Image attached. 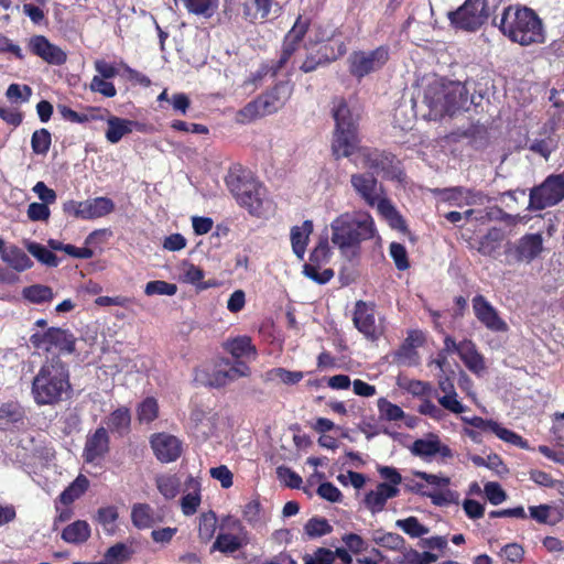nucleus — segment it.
<instances>
[{
    "mask_svg": "<svg viewBox=\"0 0 564 564\" xmlns=\"http://www.w3.org/2000/svg\"><path fill=\"white\" fill-rule=\"evenodd\" d=\"M30 341L37 349L50 351L57 349L59 352H74L76 338L69 329L50 327L44 333H35Z\"/></svg>",
    "mask_w": 564,
    "mask_h": 564,
    "instance_id": "nucleus-14",
    "label": "nucleus"
},
{
    "mask_svg": "<svg viewBox=\"0 0 564 564\" xmlns=\"http://www.w3.org/2000/svg\"><path fill=\"white\" fill-rule=\"evenodd\" d=\"M243 19L250 23H264L269 20L271 11H279V3L275 0H243L242 3Z\"/></svg>",
    "mask_w": 564,
    "mask_h": 564,
    "instance_id": "nucleus-20",
    "label": "nucleus"
},
{
    "mask_svg": "<svg viewBox=\"0 0 564 564\" xmlns=\"http://www.w3.org/2000/svg\"><path fill=\"white\" fill-rule=\"evenodd\" d=\"M389 61V47L381 45L372 51H355L348 58L349 73L361 79L381 69Z\"/></svg>",
    "mask_w": 564,
    "mask_h": 564,
    "instance_id": "nucleus-12",
    "label": "nucleus"
},
{
    "mask_svg": "<svg viewBox=\"0 0 564 564\" xmlns=\"http://www.w3.org/2000/svg\"><path fill=\"white\" fill-rule=\"evenodd\" d=\"M25 247L26 250L41 263L51 268H55L58 265L59 261L56 254L52 250H48L43 245L32 241L28 242Z\"/></svg>",
    "mask_w": 564,
    "mask_h": 564,
    "instance_id": "nucleus-39",
    "label": "nucleus"
},
{
    "mask_svg": "<svg viewBox=\"0 0 564 564\" xmlns=\"http://www.w3.org/2000/svg\"><path fill=\"white\" fill-rule=\"evenodd\" d=\"M422 496L429 497L432 503L438 507L457 503L459 497L458 492L449 489L442 492H422Z\"/></svg>",
    "mask_w": 564,
    "mask_h": 564,
    "instance_id": "nucleus-57",
    "label": "nucleus"
},
{
    "mask_svg": "<svg viewBox=\"0 0 564 564\" xmlns=\"http://www.w3.org/2000/svg\"><path fill=\"white\" fill-rule=\"evenodd\" d=\"M317 495L329 502H340L343 499L340 490L329 481L322 482L318 486Z\"/></svg>",
    "mask_w": 564,
    "mask_h": 564,
    "instance_id": "nucleus-62",
    "label": "nucleus"
},
{
    "mask_svg": "<svg viewBox=\"0 0 564 564\" xmlns=\"http://www.w3.org/2000/svg\"><path fill=\"white\" fill-rule=\"evenodd\" d=\"M131 521L138 529H148L153 527L154 511L148 503H135L131 510Z\"/></svg>",
    "mask_w": 564,
    "mask_h": 564,
    "instance_id": "nucleus-37",
    "label": "nucleus"
},
{
    "mask_svg": "<svg viewBox=\"0 0 564 564\" xmlns=\"http://www.w3.org/2000/svg\"><path fill=\"white\" fill-rule=\"evenodd\" d=\"M85 219H96L111 214L115 210V203L111 198L99 196L83 200Z\"/></svg>",
    "mask_w": 564,
    "mask_h": 564,
    "instance_id": "nucleus-30",
    "label": "nucleus"
},
{
    "mask_svg": "<svg viewBox=\"0 0 564 564\" xmlns=\"http://www.w3.org/2000/svg\"><path fill=\"white\" fill-rule=\"evenodd\" d=\"M177 285L174 283H170L162 280H154L147 283L144 293L149 296L151 295H169L172 296L176 294Z\"/></svg>",
    "mask_w": 564,
    "mask_h": 564,
    "instance_id": "nucleus-52",
    "label": "nucleus"
},
{
    "mask_svg": "<svg viewBox=\"0 0 564 564\" xmlns=\"http://www.w3.org/2000/svg\"><path fill=\"white\" fill-rule=\"evenodd\" d=\"M313 232L312 220H304L302 226H293L291 228L290 237L294 254L303 260L306 247L310 240V235Z\"/></svg>",
    "mask_w": 564,
    "mask_h": 564,
    "instance_id": "nucleus-29",
    "label": "nucleus"
},
{
    "mask_svg": "<svg viewBox=\"0 0 564 564\" xmlns=\"http://www.w3.org/2000/svg\"><path fill=\"white\" fill-rule=\"evenodd\" d=\"M437 441L438 436L436 434L430 433L426 438L415 440L410 446V452L412 455L424 460H431V458L436 455Z\"/></svg>",
    "mask_w": 564,
    "mask_h": 564,
    "instance_id": "nucleus-35",
    "label": "nucleus"
},
{
    "mask_svg": "<svg viewBox=\"0 0 564 564\" xmlns=\"http://www.w3.org/2000/svg\"><path fill=\"white\" fill-rule=\"evenodd\" d=\"M563 199L564 171L558 174H550L541 184L530 189L528 209L531 212L543 210L557 205Z\"/></svg>",
    "mask_w": 564,
    "mask_h": 564,
    "instance_id": "nucleus-9",
    "label": "nucleus"
},
{
    "mask_svg": "<svg viewBox=\"0 0 564 564\" xmlns=\"http://www.w3.org/2000/svg\"><path fill=\"white\" fill-rule=\"evenodd\" d=\"M445 115L453 116L457 110L467 104V91L465 86L459 83L445 84Z\"/></svg>",
    "mask_w": 564,
    "mask_h": 564,
    "instance_id": "nucleus-27",
    "label": "nucleus"
},
{
    "mask_svg": "<svg viewBox=\"0 0 564 564\" xmlns=\"http://www.w3.org/2000/svg\"><path fill=\"white\" fill-rule=\"evenodd\" d=\"M89 89L90 91L98 93L107 98H112L117 95V89L112 82L96 75L89 83Z\"/></svg>",
    "mask_w": 564,
    "mask_h": 564,
    "instance_id": "nucleus-54",
    "label": "nucleus"
},
{
    "mask_svg": "<svg viewBox=\"0 0 564 564\" xmlns=\"http://www.w3.org/2000/svg\"><path fill=\"white\" fill-rule=\"evenodd\" d=\"M25 413L17 402L3 403L0 406V429L3 431L24 424Z\"/></svg>",
    "mask_w": 564,
    "mask_h": 564,
    "instance_id": "nucleus-28",
    "label": "nucleus"
},
{
    "mask_svg": "<svg viewBox=\"0 0 564 564\" xmlns=\"http://www.w3.org/2000/svg\"><path fill=\"white\" fill-rule=\"evenodd\" d=\"M494 25L512 43L521 46L542 44L545 30L542 19L531 8L510 4L503 8L500 18L494 19Z\"/></svg>",
    "mask_w": 564,
    "mask_h": 564,
    "instance_id": "nucleus-2",
    "label": "nucleus"
},
{
    "mask_svg": "<svg viewBox=\"0 0 564 564\" xmlns=\"http://www.w3.org/2000/svg\"><path fill=\"white\" fill-rule=\"evenodd\" d=\"M354 324L357 329L370 339H377L380 335V329L376 325L375 306L364 301H358L354 311Z\"/></svg>",
    "mask_w": 564,
    "mask_h": 564,
    "instance_id": "nucleus-18",
    "label": "nucleus"
},
{
    "mask_svg": "<svg viewBox=\"0 0 564 564\" xmlns=\"http://www.w3.org/2000/svg\"><path fill=\"white\" fill-rule=\"evenodd\" d=\"M278 478L285 484V486L297 489L301 487L302 478L299 474L293 471L291 468L280 466L276 468Z\"/></svg>",
    "mask_w": 564,
    "mask_h": 564,
    "instance_id": "nucleus-60",
    "label": "nucleus"
},
{
    "mask_svg": "<svg viewBox=\"0 0 564 564\" xmlns=\"http://www.w3.org/2000/svg\"><path fill=\"white\" fill-rule=\"evenodd\" d=\"M332 242L344 256H359L360 245L376 235V225L367 212L345 213L336 217L332 224Z\"/></svg>",
    "mask_w": 564,
    "mask_h": 564,
    "instance_id": "nucleus-4",
    "label": "nucleus"
},
{
    "mask_svg": "<svg viewBox=\"0 0 564 564\" xmlns=\"http://www.w3.org/2000/svg\"><path fill=\"white\" fill-rule=\"evenodd\" d=\"M90 536V528L86 521L77 520L68 524L62 532V539L67 543L79 544Z\"/></svg>",
    "mask_w": 564,
    "mask_h": 564,
    "instance_id": "nucleus-34",
    "label": "nucleus"
},
{
    "mask_svg": "<svg viewBox=\"0 0 564 564\" xmlns=\"http://www.w3.org/2000/svg\"><path fill=\"white\" fill-rule=\"evenodd\" d=\"M151 447L162 463L175 462L182 454V442L174 435L158 433L152 435Z\"/></svg>",
    "mask_w": 564,
    "mask_h": 564,
    "instance_id": "nucleus-17",
    "label": "nucleus"
},
{
    "mask_svg": "<svg viewBox=\"0 0 564 564\" xmlns=\"http://www.w3.org/2000/svg\"><path fill=\"white\" fill-rule=\"evenodd\" d=\"M490 433H494L500 440H502V441H505V442H507L509 444L516 445V446H518L520 448H527L528 447L527 441H524L519 434L512 432L511 430H508V429L501 426L496 421L494 423V426H492Z\"/></svg>",
    "mask_w": 564,
    "mask_h": 564,
    "instance_id": "nucleus-50",
    "label": "nucleus"
},
{
    "mask_svg": "<svg viewBox=\"0 0 564 564\" xmlns=\"http://www.w3.org/2000/svg\"><path fill=\"white\" fill-rule=\"evenodd\" d=\"M471 304L476 318L487 329L496 333H505L509 329L508 324L501 318L497 308L484 295H475Z\"/></svg>",
    "mask_w": 564,
    "mask_h": 564,
    "instance_id": "nucleus-15",
    "label": "nucleus"
},
{
    "mask_svg": "<svg viewBox=\"0 0 564 564\" xmlns=\"http://www.w3.org/2000/svg\"><path fill=\"white\" fill-rule=\"evenodd\" d=\"M61 115L64 119L75 123H87L89 121H104L109 115V110L102 107H87L84 112H77L72 108L64 106L61 108Z\"/></svg>",
    "mask_w": 564,
    "mask_h": 564,
    "instance_id": "nucleus-26",
    "label": "nucleus"
},
{
    "mask_svg": "<svg viewBox=\"0 0 564 564\" xmlns=\"http://www.w3.org/2000/svg\"><path fill=\"white\" fill-rule=\"evenodd\" d=\"M132 554L133 550L131 546L124 543H116L106 551L104 557L109 564H122L128 561Z\"/></svg>",
    "mask_w": 564,
    "mask_h": 564,
    "instance_id": "nucleus-46",
    "label": "nucleus"
},
{
    "mask_svg": "<svg viewBox=\"0 0 564 564\" xmlns=\"http://www.w3.org/2000/svg\"><path fill=\"white\" fill-rule=\"evenodd\" d=\"M447 18L454 29L476 32L488 18L486 2L485 0H465L455 11H449Z\"/></svg>",
    "mask_w": 564,
    "mask_h": 564,
    "instance_id": "nucleus-11",
    "label": "nucleus"
},
{
    "mask_svg": "<svg viewBox=\"0 0 564 564\" xmlns=\"http://www.w3.org/2000/svg\"><path fill=\"white\" fill-rule=\"evenodd\" d=\"M224 349L227 352H256V347L249 336H238L224 344Z\"/></svg>",
    "mask_w": 564,
    "mask_h": 564,
    "instance_id": "nucleus-53",
    "label": "nucleus"
},
{
    "mask_svg": "<svg viewBox=\"0 0 564 564\" xmlns=\"http://www.w3.org/2000/svg\"><path fill=\"white\" fill-rule=\"evenodd\" d=\"M292 93L293 85L289 80L279 82L270 90L241 108L237 113L238 121L242 123L251 122L258 118L276 112L284 107Z\"/></svg>",
    "mask_w": 564,
    "mask_h": 564,
    "instance_id": "nucleus-7",
    "label": "nucleus"
},
{
    "mask_svg": "<svg viewBox=\"0 0 564 564\" xmlns=\"http://www.w3.org/2000/svg\"><path fill=\"white\" fill-rule=\"evenodd\" d=\"M311 26V19L299 15L282 40L278 59L262 63L251 73L246 84L258 85L267 77H275L289 64L292 56L300 50L301 44Z\"/></svg>",
    "mask_w": 564,
    "mask_h": 564,
    "instance_id": "nucleus-5",
    "label": "nucleus"
},
{
    "mask_svg": "<svg viewBox=\"0 0 564 564\" xmlns=\"http://www.w3.org/2000/svg\"><path fill=\"white\" fill-rule=\"evenodd\" d=\"M156 488L165 499H173L180 490V480L174 475H160L155 478Z\"/></svg>",
    "mask_w": 564,
    "mask_h": 564,
    "instance_id": "nucleus-43",
    "label": "nucleus"
},
{
    "mask_svg": "<svg viewBox=\"0 0 564 564\" xmlns=\"http://www.w3.org/2000/svg\"><path fill=\"white\" fill-rule=\"evenodd\" d=\"M72 384L67 366L53 355L32 380L31 394L37 405H55L69 398Z\"/></svg>",
    "mask_w": 564,
    "mask_h": 564,
    "instance_id": "nucleus-3",
    "label": "nucleus"
},
{
    "mask_svg": "<svg viewBox=\"0 0 564 564\" xmlns=\"http://www.w3.org/2000/svg\"><path fill=\"white\" fill-rule=\"evenodd\" d=\"M270 380L279 379L285 384H295L300 382L304 373L302 371H290L284 368H275L267 373Z\"/></svg>",
    "mask_w": 564,
    "mask_h": 564,
    "instance_id": "nucleus-55",
    "label": "nucleus"
},
{
    "mask_svg": "<svg viewBox=\"0 0 564 564\" xmlns=\"http://www.w3.org/2000/svg\"><path fill=\"white\" fill-rule=\"evenodd\" d=\"M332 257L328 238H321L314 249L310 252L308 262L303 267V273L308 279L318 284H326L329 282L335 272L333 269H324L319 271L323 265L327 264Z\"/></svg>",
    "mask_w": 564,
    "mask_h": 564,
    "instance_id": "nucleus-13",
    "label": "nucleus"
},
{
    "mask_svg": "<svg viewBox=\"0 0 564 564\" xmlns=\"http://www.w3.org/2000/svg\"><path fill=\"white\" fill-rule=\"evenodd\" d=\"M264 195L265 188L259 183L256 185V188L247 191L237 203L251 215L260 217L263 214Z\"/></svg>",
    "mask_w": 564,
    "mask_h": 564,
    "instance_id": "nucleus-31",
    "label": "nucleus"
},
{
    "mask_svg": "<svg viewBox=\"0 0 564 564\" xmlns=\"http://www.w3.org/2000/svg\"><path fill=\"white\" fill-rule=\"evenodd\" d=\"M52 144L51 132L41 128L35 130L31 138V148L34 154L46 155Z\"/></svg>",
    "mask_w": 564,
    "mask_h": 564,
    "instance_id": "nucleus-45",
    "label": "nucleus"
},
{
    "mask_svg": "<svg viewBox=\"0 0 564 564\" xmlns=\"http://www.w3.org/2000/svg\"><path fill=\"white\" fill-rule=\"evenodd\" d=\"M425 335L422 330L413 329L408 333V336L399 352H409L423 346Z\"/></svg>",
    "mask_w": 564,
    "mask_h": 564,
    "instance_id": "nucleus-61",
    "label": "nucleus"
},
{
    "mask_svg": "<svg viewBox=\"0 0 564 564\" xmlns=\"http://www.w3.org/2000/svg\"><path fill=\"white\" fill-rule=\"evenodd\" d=\"M304 532L311 539H316L333 532V527L327 519L322 517L311 518L304 525Z\"/></svg>",
    "mask_w": 564,
    "mask_h": 564,
    "instance_id": "nucleus-44",
    "label": "nucleus"
},
{
    "mask_svg": "<svg viewBox=\"0 0 564 564\" xmlns=\"http://www.w3.org/2000/svg\"><path fill=\"white\" fill-rule=\"evenodd\" d=\"M108 128L106 130V139L108 142L116 144L124 135L131 133L133 129H139L140 123L138 121L119 118L116 116H109L106 118Z\"/></svg>",
    "mask_w": 564,
    "mask_h": 564,
    "instance_id": "nucleus-25",
    "label": "nucleus"
},
{
    "mask_svg": "<svg viewBox=\"0 0 564 564\" xmlns=\"http://www.w3.org/2000/svg\"><path fill=\"white\" fill-rule=\"evenodd\" d=\"M241 355L223 357L212 369L204 368L196 370L195 381L213 388H221L229 382L249 375V367L239 359Z\"/></svg>",
    "mask_w": 564,
    "mask_h": 564,
    "instance_id": "nucleus-8",
    "label": "nucleus"
},
{
    "mask_svg": "<svg viewBox=\"0 0 564 564\" xmlns=\"http://www.w3.org/2000/svg\"><path fill=\"white\" fill-rule=\"evenodd\" d=\"M243 545L241 539L230 533H220L212 546V552L234 553Z\"/></svg>",
    "mask_w": 564,
    "mask_h": 564,
    "instance_id": "nucleus-41",
    "label": "nucleus"
},
{
    "mask_svg": "<svg viewBox=\"0 0 564 564\" xmlns=\"http://www.w3.org/2000/svg\"><path fill=\"white\" fill-rule=\"evenodd\" d=\"M28 217L32 221H46L50 218L51 212L46 204L31 203L26 210Z\"/></svg>",
    "mask_w": 564,
    "mask_h": 564,
    "instance_id": "nucleus-64",
    "label": "nucleus"
},
{
    "mask_svg": "<svg viewBox=\"0 0 564 564\" xmlns=\"http://www.w3.org/2000/svg\"><path fill=\"white\" fill-rule=\"evenodd\" d=\"M345 53H346V45L341 41L337 44L336 48L329 44H323L316 51V54L318 55L321 61L324 63V65L338 59Z\"/></svg>",
    "mask_w": 564,
    "mask_h": 564,
    "instance_id": "nucleus-49",
    "label": "nucleus"
},
{
    "mask_svg": "<svg viewBox=\"0 0 564 564\" xmlns=\"http://www.w3.org/2000/svg\"><path fill=\"white\" fill-rule=\"evenodd\" d=\"M378 410L380 413V417L388 421H398L403 419L404 412L403 410L397 405L388 401L386 398H380L378 400Z\"/></svg>",
    "mask_w": 564,
    "mask_h": 564,
    "instance_id": "nucleus-51",
    "label": "nucleus"
},
{
    "mask_svg": "<svg viewBox=\"0 0 564 564\" xmlns=\"http://www.w3.org/2000/svg\"><path fill=\"white\" fill-rule=\"evenodd\" d=\"M2 260L18 272H23L33 267L31 258L19 247L11 246L2 253Z\"/></svg>",
    "mask_w": 564,
    "mask_h": 564,
    "instance_id": "nucleus-33",
    "label": "nucleus"
},
{
    "mask_svg": "<svg viewBox=\"0 0 564 564\" xmlns=\"http://www.w3.org/2000/svg\"><path fill=\"white\" fill-rule=\"evenodd\" d=\"M105 423L111 433L119 436L127 435L131 425L130 410L126 406L118 408L107 416Z\"/></svg>",
    "mask_w": 564,
    "mask_h": 564,
    "instance_id": "nucleus-32",
    "label": "nucleus"
},
{
    "mask_svg": "<svg viewBox=\"0 0 564 564\" xmlns=\"http://www.w3.org/2000/svg\"><path fill=\"white\" fill-rule=\"evenodd\" d=\"M217 518L213 511L203 513L199 518L198 536L202 542H208L216 531Z\"/></svg>",
    "mask_w": 564,
    "mask_h": 564,
    "instance_id": "nucleus-48",
    "label": "nucleus"
},
{
    "mask_svg": "<svg viewBox=\"0 0 564 564\" xmlns=\"http://www.w3.org/2000/svg\"><path fill=\"white\" fill-rule=\"evenodd\" d=\"M189 13L212 18L218 9L219 0H182Z\"/></svg>",
    "mask_w": 564,
    "mask_h": 564,
    "instance_id": "nucleus-38",
    "label": "nucleus"
},
{
    "mask_svg": "<svg viewBox=\"0 0 564 564\" xmlns=\"http://www.w3.org/2000/svg\"><path fill=\"white\" fill-rule=\"evenodd\" d=\"M543 250V237L540 232L525 234L516 242L507 240L502 263L513 265L517 263L532 262Z\"/></svg>",
    "mask_w": 564,
    "mask_h": 564,
    "instance_id": "nucleus-10",
    "label": "nucleus"
},
{
    "mask_svg": "<svg viewBox=\"0 0 564 564\" xmlns=\"http://www.w3.org/2000/svg\"><path fill=\"white\" fill-rule=\"evenodd\" d=\"M395 525L403 530L411 538H421L430 532V529L421 524L415 517L399 519L395 521Z\"/></svg>",
    "mask_w": 564,
    "mask_h": 564,
    "instance_id": "nucleus-47",
    "label": "nucleus"
},
{
    "mask_svg": "<svg viewBox=\"0 0 564 564\" xmlns=\"http://www.w3.org/2000/svg\"><path fill=\"white\" fill-rule=\"evenodd\" d=\"M404 558L409 564H432L437 561L438 556L431 552H422L409 549L404 553Z\"/></svg>",
    "mask_w": 564,
    "mask_h": 564,
    "instance_id": "nucleus-59",
    "label": "nucleus"
},
{
    "mask_svg": "<svg viewBox=\"0 0 564 564\" xmlns=\"http://www.w3.org/2000/svg\"><path fill=\"white\" fill-rule=\"evenodd\" d=\"M225 182L236 200L243 196L247 191L256 188V185L259 184L250 172L241 167L231 169Z\"/></svg>",
    "mask_w": 564,
    "mask_h": 564,
    "instance_id": "nucleus-21",
    "label": "nucleus"
},
{
    "mask_svg": "<svg viewBox=\"0 0 564 564\" xmlns=\"http://www.w3.org/2000/svg\"><path fill=\"white\" fill-rule=\"evenodd\" d=\"M109 443L108 431L104 426L98 427L95 433L86 440L84 448L86 462L93 463L105 456L109 452Z\"/></svg>",
    "mask_w": 564,
    "mask_h": 564,
    "instance_id": "nucleus-22",
    "label": "nucleus"
},
{
    "mask_svg": "<svg viewBox=\"0 0 564 564\" xmlns=\"http://www.w3.org/2000/svg\"><path fill=\"white\" fill-rule=\"evenodd\" d=\"M398 495L399 489L397 487L380 482L376 490H371L365 496L364 503L372 513H377L383 510L388 499Z\"/></svg>",
    "mask_w": 564,
    "mask_h": 564,
    "instance_id": "nucleus-23",
    "label": "nucleus"
},
{
    "mask_svg": "<svg viewBox=\"0 0 564 564\" xmlns=\"http://www.w3.org/2000/svg\"><path fill=\"white\" fill-rule=\"evenodd\" d=\"M390 256L394 261L398 270L404 271L409 269L410 262L405 247L400 242H392L390 245Z\"/></svg>",
    "mask_w": 564,
    "mask_h": 564,
    "instance_id": "nucleus-56",
    "label": "nucleus"
},
{
    "mask_svg": "<svg viewBox=\"0 0 564 564\" xmlns=\"http://www.w3.org/2000/svg\"><path fill=\"white\" fill-rule=\"evenodd\" d=\"M332 115L335 129L332 141V152L336 159L349 158L357 153L362 167L391 180H400L402 171L397 165V158L391 152L368 147H359V116L354 115L345 98L333 100Z\"/></svg>",
    "mask_w": 564,
    "mask_h": 564,
    "instance_id": "nucleus-1",
    "label": "nucleus"
},
{
    "mask_svg": "<svg viewBox=\"0 0 564 564\" xmlns=\"http://www.w3.org/2000/svg\"><path fill=\"white\" fill-rule=\"evenodd\" d=\"M506 238L503 229L491 227L479 238L476 250L484 257L498 259L505 252Z\"/></svg>",
    "mask_w": 564,
    "mask_h": 564,
    "instance_id": "nucleus-19",
    "label": "nucleus"
},
{
    "mask_svg": "<svg viewBox=\"0 0 564 564\" xmlns=\"http://www.w3.org/2000/svg\"><path fill=\"white\" fill-rule=\"evenodd\" d=\"M23 296L31 303L42 304L51 302L54 297L53 290L43 284H34L23 289Z\"/></svg>",
    "mask_w": 564,
    "mask_h": 564,
    "instance_id": "nucleus-40",
    "label": "nucleus"
},
{
    "mask_svg": "<svg viewBox=\"0 0 564 564\" xmlns=\"http://www.w3.org/2000/svg\"><path fill=\"white\" fill-rule=\"evenodd\" d=\"M29 51L51 65H63L67 61V54L57 45L51 43L44 35H33L28 42Z\"/></svg>",
    "mask_w": 564,
    "mask_h": 564,
    "instance_id": "nucleus-16",
    "label": "nucleus"
},
{
    "mask_svg": "<svg viewBox=\"0 0 564 564\" xmlns=\"http://www.w3.org/2000/svg\"><path fill=\"white\" fill-rule=\"evenodd\" d=\"M484 492L491 505L498 506L507 499L506 491L496 481H489L484 487Z\"/></svg>",
    "mask_w": 564,
    "mask_h": 564,
    "instance_id": "nucleus-58",
    "label": "nucleus"
},
{
    "mask_svg": "<svg viewBox=\"0 0 564 564\" xmlns=\"http://www.w3.org/2000/svg\"><path fill=\"white\" fill-rule=\"evenodd\" d=\"M89 487V480L84 475H78L76 479L66 487L59 495V501L67 506L83 496Z\"/></svg>",
    "mask_w": 564,
    "mask_h": 564,
    "instance_id": "nucleus-36",
    "label": "nucleus"
},
{
    "mask_svg": "<svg viewBox=\"0 0 564 564\" xmlns=\"http://www.w3.org/2000/svg\"><path fill=\"white\" fill-rule=\"evenodd\" d=\"M355 192L365 200L369 207L377 206L378 213L389 223L390 227L404 230L406 224L402 215L392 205L390 199L379 195L380 186L372 173H356L350 177Z\"/></svg>",
    "mask_w": 564,
    "mask_h": 564,
    "instance_id": "nucleus-6",
    "label": "nucleus"
},
{
    "mask_svg": "<svg viewBox=\"0 0 564 564\" xmlns=\"http://www.w3.org/2000/svg\"><path fill=\"white\" fill-rule=\"evenodd\" d=\"M398 384L415 397L425 395L430 391V386L420 380L399 379Z\"/></svg>",
    "mask_w": 564,
    "mask_h": 564,
    "instance_id": "nucleus-63",
    "label": "nucleus"
},
{
    "mask_svg": "<svg viewBox=\"0 0 564 564\" xmlns=\"http://www.w3.org/2000/svg\"><path fill=\"white\" fill-rule=\"evenodd\" d=\"M159 415V404L153 397L145 398L137 408V417L141 424L153 422Z\"/></svg>",
    "mask_w": 564,
    "mask_h": 564,
    "instance_id": "nucleus-42",
    "label": "nucleus"
},
{
    "mask_svg": "<svg viewBox=\"0 0 564 564\" xmlns=\"http://www.w3.org/2000/svg\"><path fill=\"white\" fill-rule=\"evenodd\" d=\"M445 84L432 83L424 90L423 102L430 108V113L434 117L445 116Z\"/></svg>",
    "mask_w": 564,
    "mask_h": 564,
    "instance_id": "nucleus-24",
    "label": "nucleus"
}]
</instances>
